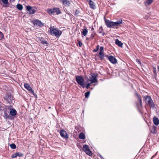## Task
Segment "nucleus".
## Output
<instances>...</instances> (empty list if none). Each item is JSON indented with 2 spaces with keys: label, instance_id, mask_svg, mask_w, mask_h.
Returning a JSON list of instances; mask_svg holds the SVG:
<instances>
[{
  "label": "nucleus",
  "instance_id": "obj_53",
  "mask_svg": "<svg viewBox=\"0 0 159 159\" xmlns=\"http://www.w3.org/2000/svg\"><path fill=\"white\" fill-rule=\"evenodd\" d=\"M94 30V28L93 27H92V28H91V30L92 31V30Z\"/></svg>",
  "mask_w": 159,
  "mask_h": 159
},
{
  "label": "nucleus",
  "instance_id": "obj_17",
  "mask_svg": "<svg viewBox=\"0 0 159 159\" xmlns=\"http://www.w3.org/2000/svg\"><path fill=\"white\" fill-rule=\"evenodd\" d=\"M89 3L90 6V7L91 8L93 9H95L96 8V6L95 4L92 0L89 1Z\"/></svg>",
  "mask_w": 159,
  "mask_h": 159
},
{
  "label": "nucleus",
  "instance_id": "obj_24",
  "mask_svg": "<svg viewBox=\"0 0 159 159\" xmlns=\"http://www.w3.org/2000/svg\"><path fill=\"white\" fill-rule=\"evenodd\" d=\"M85 152L88 155L90 156H91L92 155V152L90 151L89 148L86 151H85Z\"/></svg>",
  "mask_w": 159,
  "mask_h": 159
},
{
  "label": "nucleus",
  "instance_id": "obj_18",
  "mask_svg": "<svg viewBox=\"0 0 159 159\" xmlns=\"http://www.w3.org/2000/svg\"><path fill=\"white\" fill-rule=\"evenodd\" d=\"M115 44L118 46L122 48L123 43L118 39H116L115 40Z\"/></svg>",
  "mask_w": 159,
  "mask_h": 159
},
{
  "label": "nucleus",
  "instance_id": "obj_47",
  "mask_svg": "<svg viewBox=\"0 0 159 159\" xmlns=\"http://www.w3.org/2000/svg\"><path fill=\"white\" fill-rule=\"evenodd\" d=\"M77 146L79 148H80V147L81 148L82 147L81 145H80V143H77Z\"/></svg>",
  "mask_w": 159,
  "mask_h": 159
},
{
  "label": "nucleus",
  "instance_id": "obj_57",
  "mask_svg": "<svg viewBox=\"0 0 159 159\" xmlns=\"http://www.w3.org/2000/svg\"><path fill=\"white\" fill-rule=\"evenodd\" d=\"M154 156H152V158H151V159H152L153 157H154Z\"/></svg>",
  "mask_w": 159,
  "mask_h": 159
},
{
  "label": "nucleus",
  "instance_id": "obj_56",
  "mask_svg": "<svg viewBox=\"0 0 159 159\" xmlns=\"http://www.w3.org/2000/svg\"><path fill=\"white\" fill-rule=\"evenodd\" d=\"M86 1L89 2V1H91V0H86Z\"/></svg>",
  "mask_w": 159,
  "mask_h": 159
},
{
  "label": "nucleus",
  "instance_id": "obj_50",
  "mask_svg": "<svg viewBox=\"0 0 159 159\" xmlns=\"http://www.w3.org/2000/svg\"><path fill=\"white\" fill-rule=\"evenodd\" d=\"M15 0H10V1L11 2H15Z\"/></svg>",
  "mask_w": 159,
  "mask_h": 159
},
{
  "label": "nucleus",
  "instance_id": "obj_19",
  "mask_svg": "<svg viewBox=\"0 0 159 159\" xmlns=\"http://www.w3.org/2000/svg\"><path fill=\"white\" fill-rule=\"evenodd\" d=\"M98 56L101 60L103 61L104 60L105 55L103 52H99Z\"/></svg>",
  "mask_w": 159,
  "mask_h": 159
},
{
  "label": "nucleus",
  "instance_id": "obj_51",
  "mask_svg": "<svg viewBox=\"0 0 159 159\" xmlns=\"http://www.w3.org/2000/svg\"><path fill=\"white\" fill-rule=\"evenodd\" d=\"M45 123H46V121H45V120H43V122H42H42H41V123L43 124H45Z\"/></svg>",
  "mask_w": 159,
  "mask_h": 159
},
{
  "label": "nucleus",
  "instance_id": "obj_2",
  "mask_svg": "<svg viewBox=\"0 0 159 159\" xmlns=\"http://www.w3.org/2000/svg\"><path fill=\"white\" fill-rule=\"evenodd\" d=\"M143 98H144L143 101H145L146 103H147L149 107L153 108L155 107V104L150 96L147 95L144 97H143Z\"/></svg>",
  "mask_w": 159,
  "mask_h": 159
},
{
  "label": "nucleus",
  "instance_id": "obj_31",
  "mask_svg": "<svg viewBox=\"0 0 159 159\" xmlns=\"http://www.w3.org/2000/svg\"><path fill=\"white\" fill-rule=\"evenodd\" d=\"M4 38V34L1 31H0V40H2Z\"/></svg>",
  "mask_w": 159,
  "mask_h": 159
},
{
  "label": "nucleus",
  "instance_id": "obj_58",
  "mask_svg": "<svg viewBox=\"0 0 159 159\" xmlns=\"http://www.w3.org/2000/svg\"><path fill=\"white\" fill-rule=\"evenodd\" d=\"M95 60H96V61H97V60L96 59H95Z\"/></svg>",
  "mask_w": 159,
  "mask_h": 159
},
{
  "label": "nucleus",
  "instance_id": "obj_38",
  "mask_svg": "<svg viewBox=\"0 0 159 159\" xmlns=\"http://www.w3.org/2000/svg\"><path fill=\"white\" fill-rule=\"evenodd\" d=\"M80 11L78 10H77L75 12V15L76 16H78V15Z\"/></svg>",
  "mask_w": 159,
  "mask_h": 159
},
{
  "label": "nucleus",
  "instance_id": "obj_35",
  "mask_svg": "<svg viewBox=\"0 0 159 159\" xmlns=\"http://www.w3.org/2000/svg\"><path fill=\"white\" fill-rule=\"evenodd\" d=\"M17 156H19L20 157H22L23 156V154L20 152H17Z\"/></svg>",
  "mask_w": 159,
  "mask_h": 159
},
{
  "label": "nucleus",
  "instance_id": "obj_23",
  "mask_svg": "<svg viewBox=\"0 0 159 159\" xmlns=\"http://www.w3.org/2000/svg\"><path fill=\"white\" fill-rule=\"evenodd\" d=\"M89 149V148L88 145L86 144H84L83 145L82 150L84 151L85 152V151H86Z\"/></svg>",
  "mask_w": 159,
  "mask_h": 159
},
{
  "label": "nucleus",
  "instance_id": "obj_8",
  "mask_svg": "<svg viewBox=\"0 0 159 159\" xmlns=\"http://www.w3.org/2000/svg\"><path fill=\"white\" fill-rule=\"evenodd\" d=\"M104 20L105 24L108 28H114V24H113V21L110 20H107L105 18H104Z\"/></svg>",
  "mask_w": 159,
  "mask_h": 159
},
{
  "label": "nucleus",
  "instance_id": "obj_27",
  "mask_svg": "<svg viewBox=\"0 0 159 159\" xmlns=\"http://www.w3.org/2000/svg\"><path fill=\"white\" fill-rule=\"evenodd\" d=\"M152 129L153 131H151L152 133L153 134L155 133L157 131L156 127L154 126V125H153L152 128Z\"/></svg>",
  "mask_w": 159,
  "mask_h": 159
},
{
  "label": "nucleus",
  "instance_id": "obj_1",
  "mask_svg": "<svg viewBox=\"0 0 159 159\" xmlns=\"http://www.w3.org/2000/svg\"><path fill=\"white\" fill-rule=\"evenodd\" d=\"M3 99L7 103L10 104H13L14 102L13 95L9 93H7L6 94L5 96L3 97Z\"/></svg>",
  "mask_w": 159,
  "mask_h": 159
},
{
  "label": "nucleus",
  "instance_id": "obj_28",
  "mask_svg": "<svg viewBox=\"0 0 159 159\" xmlns=\"http://www.w3.org/2000/svg\"><path fill=\"white\" fill-rule=\"evenodd\" d=\"M10 146L11 148L12 149H15L16 148V146L14 143H11L10 144Z\"/></svg>",
  "mask_w": 159,
  "mask_h": 159
},
{
  "label": "nucleus",
  "instance_id": "obj_46",
  "mask_svg": "<svg viewBox=\"0 0 159 159\" xmlns=\"http://www.w3.org/2000/svg\"><path fill=\"white\" fill-rule=\"evenodd\" d=\"M136 61L138 63H139L140 64H141V62L138 59H136Z\"/></svg>",
  "mask_w": 159,
  "mask_h": 159
},
{
  "label": "nucleus",
  "instance_id": "obj_13",
  "mask_svg": "<svg viewBox=\"0 0 159 159\" xmlns=\"http://www.w3.org/2000/svg\"><path fill=\"white\" fill-rule=\"evenodd\" d=\"M26 10L30 14H34L35 12V11L33 9L32 7L30 6H28L26 7Z\"/></svg>",
  "mask_w": 159,
  "mask_h": 159
},
{
  "label": "nucleus",
  "instance_id": "obj_14",
  "mask_svg": "<svg viewBox=\"0 0 159 159\" xmlns=\"http://www.w3.org/2000/svg\"><path fill=\"white\" fill-rule=\"evenodd\" d=\"M10 113L12 116H15L17 114V111L14 109H11L10 111Z\"/></svg>",
  "mask_w": 159,
  "mask_h": 159
},
{
  "label": "nucleus",
  "instance_id": "obj_41",
  "mask_svg": "<svg viewBox=\"0 0 159 159\" xmlns=\"http://www.w3.org/2000/svg\"><path fill=\"white\" fill-rule=\"evenodd\" d=\"M2 2L5 4H7L8 3V0H1Z\"/></svg>",
  "mask_w": 159,
  "mask_h": 159
},
{
  "label": "nucleus",
  "instance_id": "obj_52",
  "mask_svg": "<svg viewBox=\"0 0 159 159\" xmlns=\"http://www.w3.org/2000/svg\"><path fill=\"white\" fill-rule=\"evenodd\" d=\"M105 34V33L104 32L102 34V35L103 36H104Z\"/></svg>",
  "mask_w": 159,
  "mask_h": 159
},
{
  "label": "nucleus",
  "instance_id": "obj_16",
  "mask_svg": "<svg viewBox=\"0 0 159 159\" xmlns=\"http://www.w3.org/2000/svg\"><path fill=\"white\" fill-rule=\"evenodd\" d=\"M62 2L63 4L65 6L70 7L71 4L70 1L68 0H63Z\"/></svg>",
  "mask_w": 159,
  "mask_h": 159
},
{
  "label": "nucleus",
  "instance_id": "obj_26",
  "mask_svg": "<svg viewBox=\"0 0 159 159\" xmlns=\"http://www.w3.org/2000/svg\"><path fill=\"white\" fill-rule=\"evenodd\" d=\"M4 117H5L6 118H9V116L8 115V114L7 113V112L6 111L4 110Z\"/></svg>",
  "mask_w": 159,
  "mask_h": 159
},
{
  "label": "nucleus",
  "instance_id": "obj_39",
  "mask_svg": "<svg viewBox=\"0 0 159 159\" xmlns=\"http://www.w3.org/2000/svg\"><path fill=\"white\" fill-rule=\"evenodd\" d=\"M91 83H88L86 84V86H85V87H86L87 89H88L89 88L90 86L91 85Z\"/></svg>",
  "mask_w": 159,
  "mask_h": 159
},
{
  "label": "nucleus",
  "instance_id": "obj_11",
  "mask_svg": "<svg viewBox=\"0 0 159 159\" xmlns=\"http://www.w3.org/2000/svg\"><path fill=\"white\" fill-rule=\"evenodd\" d=\"M24 86L25 88L28 90V91H30V92L32 93L34 96H35V95L34 93V91L31 88L30 85L27 83H25L24 84Z\"/></svg>",
  "mask_w": 159,
  "mask_h": 159
},
{
  "label": "nucleus",
  "instance_id": "obj_5",
  "mask_svg": "<svg viewBox=\"0 0 159 159\" xmlns=\"http://www.w3.org/2000/svg\"><path fill=\"white\" fill-rule=\"evenodd\" d=\"M75 80L77 83L82 86L83 88L85 87V84H84V80L81 76H76Z\"/></svg>",
  "mask_w": 159,
  "mask_h": 159
},
{
  "label": "nucleus",
  "instance_id": "obj_55",
  "mask_svg": "<svg viewBox=\"0 0 159 159\" xmlns=\"http://www.w3.org/2000/svg\"><path fill=\"white\" fill-rule=\"evenodd\" d=\"M157 69H158V70L159 71V66H157Z\"/></svg>",
  "mask_w": 159,
  "mask_h": 159
},
{
  "label": "nucleus",
  "instance_id": "obj_4",
  "mask_svg": "<svg viewBox=\"0 0 159 159\" xmlns=\"http://www.w3.org/2000/svg\"><path fill=\"white\" fill-rule=\"evenodd\" d=\"M47 11L48 13L50 15L52 14L54 15L55 13L57 15L61 13V12L58 8L48 9Z\"/></svg>",
  "mask_w": 159,
  "mask_h": 159
},
{
  "label": "nucleus",
  "instance_id": "obj_37",
  "mask_svg": "<svg viewBox=\"0 0 159 159\" xmlns=\"http://www.w3.org/2000/svg\"><path fill=\"white\" fill-rule=\"evenodd\" d=\"M100 51L99 52H103L104 48L103 47L101 46L100 48Z\"/></svg>",
  "mask_w": 159,
  "mask_h": 159
},
{
  "label": "nucleus",
  "instance_id": "obj_12",
  "mask_svg": "<svg viewBox=\"0 0 159 159\" xmlns=\"http://www.w3.org/2000/svg\"><path fill=\"white\" fill-rule=\"evenodd\" d=\"M109 60L113 64L117 63V59L113 56L112 55L109 56L108 57Z\"/></svg>",
  "mask_w": 159,
  "mask_h": 159
},
{
  "label": "nucleus",
  "instance_id": "obj_15",
  "mask_svg": "<svg viewBox=\"0 0 159 159\" xmlns=\"http://www.w3.org/2000/svg\"><path fill=\"white\" fill-rule=\"evenodd\" d=\"M153 123L156 125H157L159 124V120L157 117L154 116L153 118Z\"/></svg>",
  "mask_w": 159,
  "mask_h": 159
},
{
  "label": "nucleus",
  "instance_id": "obj_34",
  "mask_svg": "<svg viewBox=\"0 0 159 159\" xmlns=\"http://www.w3.org/2000/svg\"><path fill=\"white\" fill-rule=\"evenodd\" d=\"M17 152H16L15 153H14V154H12L11 155V157H12V158H16V157H17Z\"/></svg>",
  "mask_w": 159,
  "mask_h": 159
},
{
  "label": "nucleus",
  "instance_id": "obj_42",
  "mask_svg": "<svg viewBox=\"0 0 159 159\" xmlns=\"http://www.w3.org/2000/svg\"><path fill=\"white\" fill-rule=\"evenodd\" d=\"M78 44L79 46L80 47H81L82 45V43L80 40H79L78 41Z\"/></svg>",
  "mask_w": 159,
  "mask_h": 159
},
{
  "label": "nucleus",
  "instance_id": "obj_20",
  "mask_svg": "<svg viewBox=\"0 0 159 159\" xmlns=\"http://www.w3.org/2000/svg\"><path fill=\"white\" fill-rule=\"evenodd\" d=\"M33 23L36 26H40V20H38L36 19L33 21Z\"/></svg>",
  "mask_w": 159,
  "mask_h": 159
},
{
  "label": "nucleus",
  "instance_id": "obj_48",
  "mask_svg": "<svg viewBox=\"0 0 159 159\" xmlns=\"http://www.w3.org/2000/svg\"><path fill=\"white\" fill-rule=\"evenodd\" d=\"M86 40H91V38H90V37L89 38H88V37H87L86 38Z\"/></svg>",
  "mask_w": 159,
  "mask_h": 159
},
{
  "label": "nucleus",
  "instance_id": "obj_29",
  "mask_svg": "<svg viewBox=\"0 0 159 159\" xmlns=\"http://www.w3.org/2000/svg\"><path fill=\"white\" fill-rule=\"evenodd\" d=\"M153 0H147L145 3L148 5L151 4L153 2Z\"/></svg>",
  "mask_w": 159,
  "mask_h": 159
},
{
  "label": "nucleus",
  "instance_id": "obj_21",
  "mask_svg": "<svg viewBox=\"0 0 159 159\" xmlns=\"http://www.w3.org/2000/svg\"><path fill=\"white\" fill-rule=\"evenodd\" d=\"M79 138L81 139H84L85 138V136L84 133L81 132L79 135Z\"/></svg>",
  "mask_w": 159,
  "mask_h": 159
},
{
  "label": "nucleus",
  "instance_id": "obj_9",
  "mask_svg": "<svg viewBox=\"0 0 159 159\" xmlns=\"http://www.w3.org/2000/svg\"><path fill=\"white\" fill-rule=\"evenodd\" d=\"M60 133L61 136L63 138H64L65 139H67L68 138L69 135L65 130L63 129L61 130Z\"/></svg>",
  "mask_w": 159,
  "mask_h": 159
},
{
  "label": "nucleus",
  "instance_id": "obj_43",
  "mask_svg": "<svg viewBox=\"0 0 159 159\" xmlns=\"http://www.w3.org/2000/svg\"><path fill=\"white\" fill-rule=\"evenodd\" d=\"M113 24H114V25H113L114 27L115 26H117V25H119L117 21L115 22H113Z\"/></svg>",
  "mask_w": 159,
  "mask_h": 159
},
{
  "label": "nucleus",
  "instance_id": "obj_30",
  "mask_svg": "<svg viewBox=\"0 0 159 159\" xmlns=\"http://www.w3.org/2000/svg\"><path fill=\"white\" fill-rule=\"evenodd\" d=\"M90 93V92L89 91H87L86 92L85 94L84 95L85 98H89V94Z\"/></svg>",
  "mask_w": 159,
  "mask_h": 159
},
{
  "label": "nucleus",
  "instance_id": "obj_33",
  "mask_svg": "<svg viewBox=\"0 0 159 159\" xmlns=\"http://www.w3.org/2000/svg\"><path fill=\"white\" fill-rule=\"evenodd\" d=\"M153 72L154 73V74H155V78L156 79V76H157V74L156 73V68L155 67H154L153 68Z\"/></svg>",
  "mask_w": 159,
  "mask_h": 159
},
{
  "label": "nucleus",
  "instance_id": "obj_25",
  "mask_svg": "<svg viewBox=\"0 0 159 159\" xmlns=\"http://www.w3.org/2000/svg\"><path fill=\"white\" fill-rule=\"evenodd\" d=\"M16 7L18 10H21L23 9V6L21 4H18L16 5Z\"/></svg>",
  "mask_w": 159,
  "mask_h": 159
},
{
  "label": "nucleus",
  "instance_id": "obj_49",
  "mask_svg": "<svg viewBox=\"0 0 159 159\" xmlns=\"http://www.w3.org/2000/svg\"><path fill=\"white\" fill-rule=\"evenodd\" d=\"M99 156L101 159H105L101 155H100Z\"/></svg>",
  "mask_w": 159,
  "mask_h": 159
},
{
  "label": "nucleus",
  "instance_id": "obj_6",
  "mask_svg": "<svg viewBox=\"0 0 159 159\" xmlns=\"http://www.w3.org/2000/svg\"><path fill=\"white\" fill-rule=\"evenodd\" d=\"M135 95L138 99V102L136 103V106L138 110L140 111L139 106L141 107H143L141 97L137 92L135 93Z\"/></svg>",
  "mask_w": 159,
  "mask_h": 159
},
{
  "label": "nucleus",
  "instance_id": "obj_7",
  "mask_svg": "<svg viewBox=\"0 0 159 159\" xmlns=\"http://www.w3.org/2000/svg\"><path fill=\"white\" fill-rule=\"evenodd\" d=\"M92 74L93 75H91V77H89V78L90 79V80H89L91 82V83L97 82L98 81L97 78L98 77V74L96 73H92Z\"/></svg>",
  "mask_w": 159,
  "mask_h": 159
},
{
  "label": "nucleus",
  "instance_id": "obj_40",
  "mask_svg": "<svg viewBox=\"0 0 159 159\" xmlns=\"http://www.w3.org/2000/svg\"><path fill=\"white\" fill-rule=\"evenodd\" d=\"M102 30H103L102 27V26H101L99 28L98 31L99 32V33H102Z\"/></svg>",
  "mask_w": 159,
  "mask_h": 159
},
{
  "label": "nucleus",
  "instance_id": "obj_22",
  "mask_svg": "<svg viewBox=\"0 0 159 159\" xmlns=\"http://www.w3.org/2000/svg\"><path fill=\"white\" fill-rule=\"evenodd\" d=\"M88 32V30L86 29H83L82 30V31L81 33L82 35L85 36H86Z\"/></svg>",
  "mask_w": 159,
  "mask_h": 159
},
{
  "label": "nucleus",
  "instance_id": "obj_3",
  "mask_svg": "<svg viewBox=\"0 0 159 159\" xmlns=\"http://www.w3.org/2000/svg\"><path fill=\"white\" fill-rule=\"evenodd\" d=\"M50 33L51 35H54L57 38L59 37L62 34V31L57 28H53L51 27L50 28Z\"/></svg>",
  "mask_w": 159,
  "mask_h": 159
},
{
  "label": "nucleus",
  "instance_id": "obj_36",
  "mask_svg": "<svg viewBox=\"0 0 159 159\" xmlns=\"http://www.w3.org/2000/svg\"><path fill=\"white\" fill-rule=\"evenodd\" d=\"M99 48V45H98L97 47L96 48V49H95L93 50V52H97L98 51Z\"/></svg>",
  "mask_w": 159,
  "mask_h": 159
},
{
  "label": "nucleus",
  "instance_id": "obj_10",
  "mask_svg": "<svg viewBox=\"0 0 159 159\" xmlns=\"http://www.w3.org/2000/svg\"><path fill=\"white\" fill-rule=\"evenodd\" d=\"M40 42L44 45L43 49H46V48L48 45L49 43L46 39H44L42 37L40 39Z\"/></svg>",
  "mask_w": 159,
  "mask_h": 159
},
{
  "label": "nucleus",
  "instance_id": "obj_54",
  "mask_svg": "<svg viewBox=\"0 0 159 159\" xmlns=\"http://www.w3.org/2000/svg\"><path fill=\"white\" fill-rule=\"evenodd\" d=\"M106 56V57H107L108 59V57H109V56H108V55H106V56Z\"/></svg>",
  "mask_w": 159,
  "mask_h": 159
},
{
  "label": "nucleus",
  "instance_id": "obj_32",
  "mask_svg": "<svg viewBox=\"0 0 159 159\" xmlns=\"http://www.w3.org/2000/svg\"><path fill=\"white\" fill-rule=\"evenodd\" d=\"M96 34V33H94V32H92V34H91V35L90 36V38H91V40H92L94 38V37L95 35Z\"/></svg>",
  "mask_w": 159,
  "mask_h": 159
},
{
  "label": "nucleus",
  "instance_id": "obj_45",
  "mask_svg": "<svg viewBox=\"0 0 159 159\" xmlns=\"http://www.w3.org/2000/svg\"><path fill=\"white\" fill-rule=\"evenodd\" d=\"M45 26L46 28V26L44 25V24L40 21V27Z\"/></svg>",
  "mask_w": 159,
  "mask_h": 159
},
{
  "label": "nucleus",
  "instance_id": "obj_44",
  "mask_svg": "<svg viewBox=\"0 0 159 159\" xmlns=\"http://www.w3.org/2000/svg\"><path fill=\"white\" fill-rule=\"evenodd\" d=\"M117 22L119 25L122 24V21L121 20H119L117 21Z\"/></svg>",
  "mask_w": 159,
  "mask_h": 159
}]
</instances>
